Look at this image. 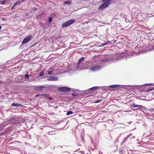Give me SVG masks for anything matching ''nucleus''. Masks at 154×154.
Masks as SVG:
<instances>
[{
  "instance_id": "nucleus-1",
  "label": "nucleus",
  "mask_w": 154,
  "mask_h": 154,
  "mask_svg": "<svg viewBox=\"0 0 154 154\" xmlns=\"http://www.w3.org/2000/svg\"><path fill=\"white\" fill-rule=\"evenodd\" d=\"M85 58L82 57L79 59L78 64L76 66V69L81 70L83 69H89L91 66V63H88L85 62V63H82V62L84 60Z\"/></svg>"
},
{
  "instance_id": "nucleus-2",
  "label": "nucleus",
  "mask_w": 154,
  "mask_h": 154,
  "mask_svg": "<svg viewBox=\"0 0 154 154\" xmlns=\"http://www.w3.org/2000/svg\"><path fill=\"white\" fill-rule=\"evenodd\" d=\"M75 22V20L74 19H71L67 21L62 24V26L63 27H67L69 25L73 24Z\"/></svg>"
},
{
  "instance_id": "nucleus-3",
  "label": "nucleus",
  "mask_w": 154,
  "mask_h": 154,
  "mask_svg": "<svg viewBox=\"0 0 154 154\" xmlns=\"http://www.w3.org/2000/svg\"><path fill=\"white\" fill-rule=\"evenodd\" d=\"M32 38V36L31 35H29L25 38L23 40L22 44H24L29 42Z\"/></svg>"
},
{
  "instance_id": "nucleus-4",
  "label": "nucleus",
  "mask_w": 154,
  "mask_h": 154,
  "mask_svg": "<svg viewBox=\"0 0 154 154\" xmlns=\"http://www.w3.org/2000/svg\"><path fill=\"white\" fill-rule=\"evenodd\" d=\"M58 90L63 92H66L70 91L71 90V89L67 87H61L59 88Z\"/></svg>"
},
{
  "instance_id": "nucleus-5",
  "label": "nucleus",
  "mask_w": 154,
  "mask_h": 154,
  "mask_svg": "<svg viewBox=\"0 0 154 154\" xmlns=\"http://www.w3.org/2000/svg\"><path fill=\"white\" fill-rule=\"evenodd\" d=\"M101 68V66H94L91 68H90L91 71H97L100 70Z\"/></svg>"
},
{
  "instance_id": "nucleus-6",
  "label": "nucleus",
  "mask_w": 154,
  "mask_h": 154,
  "mask_svg": "<svg viewBox=\"0 0 154 154\" xmlns=\"http://www.w3.org/2000/svg\"><path fill=\"white\" fill-rule=\"evenodd\" d=\"M58 80V78L57 76H50L47 79L48 81H56Z\"/></svg>"
},
{
  "instance_id": "nucleus-7",
  "label": "nucleus",
  "mask_w": 154,
  "mask_h": 154,
  "mask_svg": "<svg viewBox=\"0 0 154 154\" xmlns=\"http://www.w3.org/2000/svg\"><path fill=\"white\" fill-rule=\"evenodd\" d=\"M132 134H129L126 137L124 138L123 142H126L127 140L131 136H132Z\"/></svg>"
},
{
  "instance_id": "nucleus-8",
  "label": "nucleus",
  "mask_w": 154,
  "mask_h": 154,
  "mask_svg": "<svg viewBox=\"0 0 154 154\" xmlns=\"http://www.w3.org/2000/svg\"><path fill=\"white\" fill-rule=\"evenodd\" d=\"M11 106H22V105L20 104H18L17 103H12L11 105Z\"/></svg>"
},
{
  "instance_id": "nucleus-9",
  "label": "nucleus",
  "mask_w": 154,
  "mask_h": 154,
  "mask_svg": "<svg viewBox=\"0 0 154 154\" xmlns=\"http://www.w3.org/2000/svg\"><path fill=\"white\" fill-rule=\"evenodd\" d=\"M120 86L119 85H111L109 86V87L112 88H115Z\"/></svg>"
},
{
  "instance_id": "nucleus-10",
  "label": "nucleus",
  "mask_w": 154,
  "mask_h": 154,
  "mask_svg": "<svg viewBox=\"0 0 154 154\" xmlns=\"http://www.w3.org/2000/svg\"><path fill=\"white\" fill-rule=\"evenodd\" d=\"M37 89L40 90H42L45 87L43 86H38L37 87Z\"/></svg>"
},
{
  "instance_id": "nucleus-11",
  "label": "nucleus",
  "mask_w": 154,
  "mask_h": 154,
  "mask_svg": "<svg viewBox=\"0 0 154 154\" xmlns=\"http://www.w3.org/2000/svg\"><path fill=\"white\" fill-rule=\"evenodd\" d=\"M131 106L133 107H136L139 106V105L135 104L134 103H133L131 104Z\"/></svg>"
},
{
  "instance_id": "nucleus-12",
  "label": "nucleus",
  "mask_w": 154,
  "mask_h": 154,
  "mask_svg": "<svg viewBox=\"0 0 154 154\" xmlns=\"http://www.w3.org/2000/svg\"><path fill=\"white\" fill-rule=\"evenodd\" d=\"M111 43L110 42V41H107L106 42L103 44L101 45V46H105L108 44H110Z\"/></svg>"
},
{
  "instance_id": "nucleus-13",
  "label": "nucleus",
  "mask_w": 154,
  "mask_h": 154,
  "mask_svg": "<svg viewBox=\"0 0 154 154\" xmlns=\"http://www.w3.org/2000/svg\"><path fill=\"white\" fill-rule=\"evenodd\" d=\"M98 87L96 86V87H94L92 88H91L90 89V90L91 91H93L95 90H96L98 88Z\"/></svg>"
},
{
  "instance_id": "nucleus-14",
  "label": "nucleus",
  "mask_w": 154,
  "mask_h": 154,
  "mask_svg": "<svg viewBox=\"0 0 154 154\" xmlns=\"http://www.w3.org/2000/svg\"><path fill=\"white\" fill-rule=\"evenodd\" d=\"M73 113V112L72 111H68L66 113V115H69L70 114H72Z\"/></svg>"
},
{
  "instance_id": "nucleus-15",
  "label": "nucleus",
  "mask_w": 154,
  "mask_h": 154,
  "mask_svg": "<svg viewBox=\"0 0 154 154\" xmlns=\"http://www.w3.org/2000/svg\"><path fill=\"white\" fill-rule=\"evenodd\" d=\"M140 11L139 10H137V11L135 13V15H138V14H140Z\"/></svg>"
},
{
  "instance_id": "nucleus-16",
  "label": "nucleus",
  "mask_w": 154,
  "mask_h": 154,
  "mask_svg": "<svg viewBox=\"0 0 154 154\" xmlns=\"http://www.w3.org/2000/svg\"><path fill=\"white\" fill-rule=\"evenodd\" d=\"M139 106L141 108H142L143 109H144L145 110L147 109V108H146V107H145L144 106H142V105H139Z\"/></svg>"
},
{
  "instance_id": "nucleus-17",
  "label": "nucleus",
  "mask_w": 154,
  "mask_h": 154,
  "mask_svg": "<svg viewBox=\"0 0 154 154\" xmlns=\"http://www.w3.org/2000/svg\"><path fill=\"white\" fill-rule=\"evenodd\" d=\"M65 3L67 4H70L71 3V2L70 1H68L65 2Z\"/></svg>"
},
{
  "instance_id": "nucleus-18",
  "label": "nucleus",
  "mask_w": 154,
  "mask_h": 154,
  "mask_svg": "<svg viewBox=\"0 0 154 154\" xmlns=\"http://www.w3.org/2000/svg\"><path fill=\"white\" fill-rule=\"evenodd\" d=\"M52 17H49L48 19V21L49 22V23L51 22L52 20Z\"/></svg>"
},
{
  "instance_id": "nucleus-19",
  "label": "nucleus",
  "mask_w": 154,
  "mask_h": 154,
  "mask_svg": "<svg viewBox=\"0 0 154 154\" xmlns=\"http://www.w3.org/2000/svg\"><path fill=\"white\" fill-rule=\"evenodd\" d=\"M44 74V72L43 71H41L39 73V75L40 76H43Z\"/></svg>"
},
{
  "instance_id": "nucleus-20",
  "label": "nucleus",
  "mask_w": 154,
  "mask_h": 154,
  "mask_svg": "<svg viewBox=\"0 0 154 154\" xmlns=\"http://www.w3.org/2000/svg\"><path fill=\"white\" fill-rule=\"evenodd\" d=\"M48 74L49 75H51L52 74V71H47Z\"/></svg>"
},
{
  "instance_id": "nucleus-21",
  "label": "nucleus",
  "mask_w": 154,
  "mask_h": 154,
  "mask_svg": "<svg viewBox=\"0 0 154 154\" xmlns=\"http://www.w3.org/2000/svg\"><path fill=\"white\" fill-rule=\"evenodd\" d=\"M5 0H4V1H3L1 2V4L2 5H4L5 4Z\"/></svg>"
},
{
  "instance_id": "nucleus-22",
  "label": "nucleus",
  "mask_w": 154,
  "mask_h": 154,
  "mask_svg": "<svg viewBox=\"0 0 154 154\" xmlns=\"http://www.w3.org/2000/svg\"><path fill=\"white\" fill-rule=\"evenodd\" d=\"M25 77L26 79H28L29 77V76L28 74H26L25 76Z\"/></svg>"
},
{
  "instance_id": "nucleus-23",
  "label": "nucleus",
  "mask_w": 154,
  "mask_h": 154,
  "mask_svg": "<svg viewBox=\"0 0 154 154\" xmlns=\"http://www.w3.org/2000/svg\"><path fill=\"white\" fill-rule=\"evenodd\" d=\"M42 95L43 96H44V97H48V95L47 94H43Z\"/></svg>"
},
{
  "instance_id": "nucleus-24",
  "label": "nucleus",
  "mask_w": 154,
  "mask_h": 154,
  "mask_svg": "<svg viewBox=\"0 0 154 154\" xmlns=\"http://www.w3.org/2000/svg\"><path fill=\"white\" fill-rule=\"evenodd\" d=\"M14 3L17 5L18 4H20V2H15Z\"/></svg>"
},
{
  "instance_id": "nucleus-25",
  "label": "nucleus",
  "mask_w": 154,
  "mask_h": 154,
  "mask_svg": "<svg viewBox=\"0 0 154 154\" xmlns=\"http://www.w3.org/2000/svg\"><path fill=\"white\" fill-rule=\"evenodd\" d=\"M72 95L73 96V97H75L76 96H78V94H75L74 93H73L72 94Z\"/></svg>"
},
{
  "instance_id": "nucleus-26",
  "label": "nucleus",
  "mask_w": 154,
  "mask_h": 154,
  "mask_svg": "<svg viewBox=\"0 0 154 154\" xmlns=\"http://www.w3.org/2000/svg\"><path fill=\"white\" fill-rule=\"evenodd\" d=\"M102 60H103V61H108V59H103Z\"/></svg>"
},
{
  "instance_id": "nucleus-27",
  "label": "nucleus",
  "mask_w": 154,
  "mask_h": 154,
  "mask_svg": "<svg viewBox=\"0 0 154 154\" xmlns=\"http://www.w3.org/2000/svg\"><path fill=\"white\" fill-rule=\"evenodd\" d=\"M101 101V100H99L95 102V103H98V102H100Z\"/></svg>"
},
{
  "instance_id": "nucleus-28",
  "label": "nucleus",
  "mask_w": 154,
  "mask_h": 154,
  "mask_svg": "<svg viewBox=\"0 0 154 154\" xmlns=\"http://www.w3.org/2000/svg\"><path fill=\"white\" fill-rule=\"evenodd\" d=\"M122 151H123V149H120V150H119V152H120V153H121V152H122Z\"/></svg>"
},
{
  "instance_id": "nucleus-29",
  "label": "nucleus",
  "mask_w": 154,
  "mask_h": 154,
  "mask_svg": "<svg viewBox=\"0 0 154 154\" xmlns=\"http://www.w3.org/2000/svg\"><path fill=\"white\" fill-rule=\"evenodd\" d=\"M151 113L152 114H154V110H152V111H151Z\"/></svg>"
},
{
  "instance_id": "nucleus-30",
  "label": "nucleus",
  "mask_w": 154,
  "mask_h": 154,
  "mask_svg": "<svg viewBox=\"0 0 154 154\" xmlns=\"http://www.w3.org/2000/svg\"><path fill=\"white\" fill-rule=\"evenodd\" d=\"M16 5L14 3V5H13V6L14 7H15Z\"/></svg>"
},
{
  "instance_id": "nucleus-31",
  "label": "nucleus",
  "mask_w": 154,
  "mask_h": 154,
  "mask_svg": "<svg viewBox=\"0 0 154 154\" xmlns=\"http://www.w3.org/2000/svg\"><path fill=\"white\" fill-rule=\"evenodd\" d=\"M16 5L14 3V5H13V6L14 7H15Z\"/></svg>"
},
{
  "instance_id": "nucleus-32",
  "label": "nucleus",
  "mask_w": 154,
  "mask_h": 154,
  "mask_svg": "<svg viewBox=\"0 0 154 154\" xmlns=\"http://www.w3.org/2000/svg\"><path fill=\"white\" fill-rule=\"evenodd\" d=\"M14 8V7L13 6H12V7L11 8V10H13V9Z\"/></svg>"
},
{
  "instance_id": "nucleus-33",
  "label": "nucleus",
  "mask_w": 154,
  "mask_h": 154,
  "mask_svg": "<svg viewBox=\"0 0 154 154\" xmlns=\"http://www.w3.org/2000/svg\"><path fill=\"white\" fill-rule=\"evenodd\" d=\"M150 84H144L143 85H150Z\"/></svg>"
},
{
  "instance_id": "nucleus-34",
  "label": "nucleus",
  "mask_w": 154,
  "mask_h": 154,
  "mask_svg": "<svg viewBox=\"0 0 154 154\" xmlns=\"http://www.w3.org/2000/svg\"><path fill=\"white\" fill-rule=\"evenodd\" d=\"M49 100H52V98L51 97H50V98H49Z\"/></svg>"
},
{
  "instance_id": "nucleus-35",
  "label": "nucleus",
  "mask_w": 154,
  "mask_h": 154,
  "mask_svg": "<svg viewBox=\"0 0 154 154\" xmlns=\"http://www.w3.org/2000/svg\"><path fill=\"white\" fill-rule=\"evenodd\" d=\"M26 0H22L21 1V2H22L25 1Z\"/></svg>"
},
{
  "instance_id": "nucleus-36",
  "label": "nucleus",
  "mask_w": 154,
  "mask_h": 154,
  "mask_svg": "<svg viewBox=\"0 0 154 154\" xmlns=\"http://www.w3.org/2000/svg\"><path fill=\"white\" fill-rule=\"evenodd\" d=\"M1 26H0V29H1Z\"/></svg>"
},
{
  "instance_id": "nucleus-37",
  "label": "nucleus",
  "mask_w": 154,
  "mask_h": 154,
  "mask_svg": "<svg viewBox=\"0 0 154 154\" xmlns=\"http://www.w3.org/2000/svg\"><path fill=\"white\" fill-rule=\"evenodd\" d=\"M49 69L51 70V68H50Z\"/></svg>"
},
{
  "instance_id": "nucleus-38",
  "label": "nucleus",
  "mask_w": 154,
  "mask_h": 154,
  "mask_svg": "<svg viewBox=\"0 0 154 154\" xmlns=\"http://www.w3.org/2000/svg\"><path fill=\"white\" fill-rule=\"evenodd\" d=\"M36 16H37V17H38V15H36Z\"/></svg>"
},
{
  "instance_id": "nucleus-39",
  "label": "nucleus",
  "mask_w": 154,
  "mask_h": 154,
  "mask_svg": "<svg viewBox=\"0 0 154 154\" xmlns=\"http://www.w3.org/2000/svg\"><path fill=\"white\" fill-rule=\"evenodd\" d=\"M88 91H89V89H88Z\"/></svg>"
},
{
  "instance_id": "nucleus-40",
  "label": "nucleus",
  "mask_w": 154,
  "mask_h": 154,
  "mask_svg": "<svg viewBox=\"0 0 154 154\" xmlns=\"http://www.w3.org/2000/svg\"><path fill=\"white\" fill-rule=\"evenodd\" d=\"M1 82H0V84H1Z\"/></svg>"
}]
</instances>
